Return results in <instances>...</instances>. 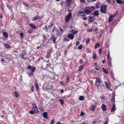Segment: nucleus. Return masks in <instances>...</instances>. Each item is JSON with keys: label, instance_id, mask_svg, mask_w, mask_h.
<instances>
[{"label": "nucleus", "instance_id": "f257e3e1", "mask_svg": "<svg viewBox=\"0 0 124 124\" xmlns=\"http://www.w3.org/2000/svg\"><path fill=\"white\" fill-rule=\"evenodd\" d=\"M32 109L33 111L35 112H38V108L36 106L35 104H32Z\"/></svg>", "mask_w": 124, "mask_h": 124}, {"label": "nucleus", "instance_id": "f03ea898", "mask_svg": "<svg viewBox=\"0 0 124 124\" xmlns=\"http://www.w3.org/2000/svg\"><path fill=\"white\" fill-rule=\"evenodd\" d=\"M72 16V14L71 13H69L68 15H67L66 17L65 21L66 22H68L71 18Z\"/></svg>", "mask_w": 124, "mask_h": 124}, {"label": "nucleus", "instance_id": "7ed1b4c3", "mask_svg": "<svg viewBox=\"0 0 124 124\" xmlns=\"http://www.w3.org/2000/svg\"><path fill=\"white\" fill-rule=\"evenodd\" d=\"M27 68L28 69H30L32 71V72L31 73V75H32L33 74V73L35 71V68L34 67H32L30 65H29L28 66Z\"/></svg>", "mask_w": 124, "mask_h": 124}, {"label": "nucleus", "instance_id": "20e7f679", "mask_svg": "<svg viewBox=\"0 0 124 124\" xmlns=\"http://www.w3.org/2000/svg\"><path fill=\"white\" fill-rule=\"evenodd\" d=\"M107 5H106V6H102L101 8L100 11L102 13H104L106 11V7H107Z\"/></svg>", "mask_w": 124, "mask_h": 124}, {"label": "nucleus", "instance_id": "39448f33", "mask_svg": "<svg viewBox=\"0 0 124 124\" xmlns=\"http://www.w3.org/2000/svg\"><path fill=\"white\" fill-rule=\"evenodd\" d=\"M72 2V0H67L65 3V6L67 7L69 6Z\"/></svg>", "mask_w": 124, "mask_h": 124}, {"label": "nucleus", "instance_id": "423d86ee", "mask_svg": "<svg viewBox=\"0 0 124 124\" xmlns=\"http://www.w3.org/2000/svg\"><path fill=\"white\" fill-rule=\"evenodd\" d=\"M96 107V106L92 105L90 106V109L92 111H95Z\"/></svg>", "mask_w": 124, "mask_h": 124}, {"label": "nucleus", "instance_id": "0eeeda50", "mask_svg": "<svg viewBox=\"0 0 124 124\" xmlns=\"http://www.w3.org/2000/svg\"><path fill=\"white\" fill-rule=\"evenodd\" d=\"M92 11V10L90 9V8L86 7V14H89Z\"/></svg>", "mask_w": 124, "mask_h": 124}, {"label": "nucleus", "instance_id": "6e6552de", "mask_svg": "<svg viewBox=\"0 0 124 124\" xmlns=\"http://www.w3.org/2000/svg\"><path fill=\"white\" fill-rule=\"evenodd\" d=\"M88 19L89 21L90 22L93 21L94 20V18L92 16L89 17Z\"/></svg>", "mask_w": 124, "mask_h": 124}, {"label": "nucleus", "instance_id": "1a4fd4ad", "mask_svg": "<svg viewBox=\"0 0 124 124\" xmlns=\"http://www.w3.org/2000/svg\"><path fill=\"white\" fill-rule=\"evenodd\" d=\"M51 39L53 41L54 43L55 44V43L56 39L55 37L53 35L51 37Z\"/></svg>", "mask_w": 124, "mask_h": 124}, {"label": "nucleus", "instance_id": "9d476101", "mask_svg": "<svg viewBox=\"0 0 124 124\" xmlns=\"http://www.w3.org/2000/svg\"><path fill=\"white\" fill-rule=\"evenodd\" d=\"M102 109L103 110H105L106 109V105L104 104L102 105L101 106Z\"/></svg>", "mask_w": 124, "mask_h": 124}, {"label": "nucleus", "instance_id": "9b49d317", "mask_svg": "<svg viewBox=\"0 0 124 124\" xmlns=\"http://www.w3.org/2000/svg\"><path fill=\"white\" fill-rule=\"evenodd\" d=\"M85 15V13L84 11H81L79 12L78 13V15L79 16H83Z\"/></svg>", "mask_w": 124, "mask_h": 124}, {"label": "nucleus", "instance_id": "f8f14e48", "mask_svg": "<svg viewBox=\"0 0 124 124\" xmlns=\"http://www.w3.org/2000/svg\"><path fill=\"white\" fill-rule=\"evenodd\" d=\"M74 36L71 34H69L68 36V37L71 39H72L74 38Z\"/></svg>", "mask_w": 124, "mask_h": 124}, {"label": "nucleus", "instance_id": "ddd939ff", "mask_svg": "<svg viewBox=\"0 0 124 124\" xmlns=\"http://www.w3.org/2000/svg\"><path fill=\"white\" fill-rule=\"evenodd\" d=\"M99 14V12L98 11H94L93 13V15H94L95 16H98Z\"/></svg>", "mask_w": 124, "mask_h": 124}, {"label": "nucleus", "instance_id": "4468645a", "mask_svg": "<svg viewBox=\"0 0 124 124\" xmlns=\"http://www.w3.org/2000/svg\"><path fill=\"white\" fill-rule=\"evenodd\" d=\"M15 96L16 98H17L19 97V94L18 92H14Z\"/></svg>", "mask_w": 124, "mask_h": 124}, {"label": "nucleus", "instance_id": "2eb2a0df", "mask_svg": "<svg viewBox=\"0 0 124 124\" xmlns=\"http://www.w3.org/2000/svg\"><path fill=\"white\" fill-rule=\"evenodd\" d=\"M47 113L46 112H44L43 114V116L45 118H46L48 119V118L47 117Z\"/></svg>", "mask_w": 124, "mask_h": 124}, {"label": "nucleus", "instance_id": "dca6fc26", "mask_svg": "<svg viewBox=\"0 0 124 124\" xmlns=\"http://www.w3.org/2000/svg\"><path fill=\"white\" fill-rule=\"evenodd\" d=\"M104 83L106 85L107 88H109L110 87V85L109 84H108L107 82H105Z\"/></svg>", "mask_w": 124, "mask_h": 124}, {"label": "nucleus", "instance_id": "f3484780", "mask_svg": "<svg viewBox=\"0 0 124 124\" xmlns=\"http://www.w3.org/2000/svg\"><path fill=\"white\" fill-rule=\"evenodd\" d=\"M115 104H113V107L111 108V112H112L113 111H115Z\"/></svg>", "mask_w": 124, "mask_h": 124}, {"label": "nucleus", "instance_id": "a211bd4d", "mask_svg": "<svg viewBox=\"0 0 124 124\" xmlns=\"http://www.w3.org/2000/svg\"><path fill=\"white\" fill-rule=\"evenodd\" d=\"M114 19V18L112 17L111 16H110L109 18V22H111V21L112 20Z\"/></svg>", "mask_w": 124, "mask_h": 124}, {"label": "nucleus", "instance_id": "6ab92c4d", "mask_svg": "<svg viewBox=\"0 0 124 124\" xmlns=\"http://www.w3.org/2000/svg\"><path fill=\"white\" fill-rule=\"evenodd\" d=\"M102 70H103V71L106 74L108 73V70L106 69H105L103 68H102Z\"/></svg>", "mask_w": 124, "mask_h": 124}, {"label": "nucleus", "instance_id": "aec40b11", "mask_svg": "<svg viewBox=\"0 0 124 124\" xmlns=\"http://www.w3.org/2000/svg\"><path fill=\"white\" fill-rule=\"evenodd\" d=\"M79 99L80 101L83 100L84 99V97L83 96H81L79 97Z\"/></svg>", "mask_w": 124, "mask_h": 124}, {"label": "nucleus", "instance_id": "412c9836", "mask_svg": "<svg viewBox=\"0 0 124 124\" xmlns=\"http://www.w3.org/2000/svg\"><path fill=\"white\" fill-rule=\"evenodd\" d=\"M43 18L42 17H39V16H36L35 17H34L33 19V20H35L36 19H37L39 18Z\"/></svg>", "mask_w": 124, "mask_h": 124}, {"label": "nucleus", "instance_id": "4be33fe9", "mask_svg": "<svg viewBox=\"0 0 124 124\" xmlns=\"http://www.w3.org/2000/svg\"><path fill=\"white\" fill-rule=\"evenodd\" d=\"M71 32L74 34H75L78 33V31H75L74 30H72L71 31Z\"/></svg>", "mask_w": 124, "mask_h": 124}, {"label": "nucleus", "instance_id": "5701e85b", "mask_svg": "<svg viewBox=\"0 0 124 124\" xmlns=\"http://www.w3.org/2000/svg\"><path fill=\"white\" fill-rule=\"evenodd\" d=\"M3 34L5 37L7 38L8 37V34L6 32H3Z\"/></svg>", "mask_w": 124, "mask_h": 124}, {"label": "nucleus", "instance_id": "b1692460", "mask_svg": "<svg viewBox=\"0 0 124 124\" xmlns=\"http://www.w3.org/2000/svg\"><path fill=\"white\" fill-rule=\"evenodd\" d=\"M30 25L31 28L33 29H34L36 28L35 26L32 23L30 24Z\"/></svg>", "mask_w": 124, "mask_h": 124}, {"label": "nucleus", "instance_id": "393cba45", "mask_svg": "<svg viewBox=\"0 0 124 124\" xmlns=\"http://www.w3.org/2000/svg\"><path fill=\"white\" fill-rule=\"evenodd\" d=\"M96 82L97 83H99L101 82V80L98 78H96Z\"/></svg>", "mask_w": 124, "mask_h": 124}, {"label": "nucleus", "instance_id": "a878e982", "mask_svg": "<svg viewBox=\"0 0 124 124\" xmlns=\"http://www.w3.org/2000/svg\"><path fill=\"white\" fill-rule=\"evenodd\" d=\"M109 57H110V53H109V52L108 54L107 58H108V59H109V61H108V62L109 63H110V62Z\"/></svg>", "mask_w": 124, "mask_h": 124}, {"label": "nucleus", "instance_id": "bb28decb", "mask_svg": "<svg viewBox=\"0 0 124 124\" xmlns=\"http://www.w3.org/2000/svg\"><path fill=\"white\" fill-rule=\"evenodd\" d=\"M83 66L82 65L79 68L78 70L80 71H81L83 68Z\"/></svg>", "mask_w": 124, "mask_h": 124}, {"label": "nucleus", "instance_id": "cd10ccee", "mask_svg": "<svg viewBox=\"0 0 124 124\" xmlns=\"http://www.w3.org/2000/svg\"><path fill=\"white\" fill-rule=\"evenodd\" d=\"M90 8V9L92 10V11L93 10H95V7L94 6H91V7L90 8Z\"/></svg>", "mask_w": 124, "mask_h": 124}, {"label": "nucleus", "instance_id": "c85d7f7f", "mask_svg": "<svg viewBox=\"0 0 124 124\" xmlns=\"http://www.w3.org/2000/svg\"><path fill=\"white\" fill-rule=\"evenodd\" d=\"M116 1L118 4H121L122 2L121 0H116Z\"/></svg>", "mask_w": 124, "mask_h": 124}, {"label": "nucleus", "instance_id": "c756f323", "mask_svg": "<svg viewBox=\"0 0 124 124\" xmlns=\"http://www.w3.org/2000/svg\"><path fill=\"white\" fill-rule=\"evenodd\" d=\"M93 57L94 59H95L96 57V54L95 53H94L93 55Z\"/></svg>", "mask_w": 124, "mask_h": 124}, {"label": "nucleus", "instance_id": "7c9ffc66", "mask_svg": "<svg viewBox=\"0 0 124 124\" xmlns=\"http://www.w3.org/2000/svg\"><path fill=\"white\" fill-rule=\"evenodd\" d=\"M32 32V29L31 28H29V29L28 31V32L30 33H31Z\"/></svg>", "mask_w": 124, "mask_h": 124}, {"label": "nucleus", "instance_id": "2f4dec72", "mask_svg": "<svg viewBox=\"0 0 124 124\" xmlns=\"http://www.w3.org/2000/svg\"><path fill=\"white\" fill-rule=\"evenodd\" d=\"M59 101H60L61 103V104L62 105L64 104V101L63 100L59 99Z\"/></svg>", "mask_w": 124, "mask_h": 124}, {"label": "nucleus", "instance_id": "473e14b6", "mask_svg": "<svg viewBox=\"0 0 124 124\" xmlns=\"http://www.w3.org/2000/svg\"><path fill=\"white\" fill-rule=\"evenodd\" d=\"M4 45L7 48H9V47H10V46L7 44L6 43Z\"/></svg>", "mask_w": 124, "mask_h": 124}, {"label": "nucleus", "instance_id": "72a5a7b5", "mask_svg": "<svg viewBox=\"0 0 124 124\" xmlns=\"http://www.w3.org/2000/svg\"><path fill=\"white\" fill-rule=\"evenodd\" d=\"M117 14V11H116V12L114 13L113 15H111L112 17H114Z\"/></svg>", "mask_w": 124, "mask_h": 124}, {"label": "nucleus", "instance_id": "f704fd0d", "mask_svg": "<svg viewBox=\"0 0 124 124\" xmlns=\"http://www.w3.org/2000/svg\"><path fill=\"white\" fill-rule=\"evenodd\" d=\"M39 108L41 111H42L43 110V108L42 107H41L39 106Z\"/></svg>", "mask_w": 124, "mask_h": 124}, {"label": "nucleus", "instance_id": "c9c22d12", "mask_svg": "<svg viewBox=\"0 0 124 124\" xmlns=\"http://www.w3.org/2000/svg\"><path fill=\"white\" fill-rule=\"evenodd\" d=\"M20 37L21 39H22L23 37V34L22 33H20Z\"/></svg>", "mask_w": 124, "mask_h": 124}, {"label": "nucleus", "instance_id": "e433bc0d", "mask_svg": "<svg viewBox=\"0 0 124 124\" xmlns=\"http://www.w3.org/2000/svg\"><path fill=\"white\" fill-rule=\"evenodd\" d=\"M35 85L37 89L38 90L39 89V86H38V84L37 83L35 84Z\"/></svg>", "mask_w": 124, "mask_h": 124}, {"label": "nucleus", "instance_id": "4c0bfd02", "mask_svg": "<svg viewBox=\"0 0 124 124\" xmlns=\"http://www.w3.org/2000/svg\"><path fill=\"white\" fill-rule=\"evenodd\" d=\"M100 45V44L99 43H97L95 44V48L97 47Z\"/></svg>", "mask_w": 124, "mask_h": 124}, {"label": "nucleus", "instance_id": "58836bf2", "mask_svg": "<svg viewBox=\"0 0 124 124\" xmlns=\"http://www.w3.org/2000/svg\"><path fill=\"white\" fill-rule=\"evenodd\" d=\"M34 112L32 110L29 111V113L31 114H34Z\"/></svg>", "mask_w": 124, "mask_h": 124}, {"label": "nucleus", "instance_id": "ea45409f", "mask_svg": "<svg viewBox=\"0 0 124 124\" xmlns=\"http://www.w3.org/2000/svg\"><path fill=\"white\" fill-rule=\"evenodd\" d=\"M95 5L96 6V8H99V4L98 3H96V4Z\"/></svg>", "mask_w": 124, "mask_h": 124}, {"label": "nucleus", "instance_id": "a19ab883", "mask_svg": "<svg viewBox=\"0 0 124 124\" xmlns=\"http://www.w3.org/2000/svg\"><path fill=\"white\" fill-rule=\"evenodd\" d=\"M90 41V39L89 38H88L86 39V43H89V42Z\"/></svg>", "mask_w": 124, "mask_h": 124}, {"label": "nucleus", "instance_id": "79ce46f5", "mask_svg": "<svg viewBox=\"0 0 124 124\" xmlns=\"http://www.w3.org/2000/svg\"><path fill=\"white\" fill-rule=\"evenodd\" d=\"M82 45H80L78 47V48L79 49H82Z\"/></svg>", "mask_w": 124, "mask_h": 124}, {"label": "nucleus", "instance_id": "37998d69", "mask_svg": "<svg viewBox=\"0 0 124 124\" xmlns=\"http://www.w3.org/2000/svg\"><path fill=\"white\" fill-rule=\"evenodd\" d=\"M87 31L88 32H91L92 31V30L88 29H87Z\"/></svg>", "mask_w": 124, "mask_h": 124}, {"label": "nucleus", "instance_id": "c03bdc74", "mask_svg": "<svg viewBox=\"0 0 124 124\" xmlns=\"http://www.w3.org/2000/svg\"><path fill=\"white\" fill-rule=\"evenodd\" d=\"M54 119H53L51 121V124H54Z\"/></svg>", "mask_w": 124, "mask_h": 124}, {"label": "nucleus", "instance_id": "a18cd8bd", "mask_svg": "<svg viewBox=\"0 0 124 124\" xmlns=\"http://www.w3.org/2000/svg\"><path fill=\"white\" fill-rule=\"evenodd\" d=\"M99 53L100 54H101V51H102V49H99Z\"/></svg>", "mask_w": 124, "mask_h": 124}, {"label": "nucleus", "instance_id": "49530a36", "mask_svg": "<svg viewBox=\"0 0 124 124\" xmlns=\"http://www.w3.org/2000/svg\"><path fill=\"white\" fill-rule=\"evenodd\" d=\"M70 79V78L69 77H67V81H66V83H67L69 81V80Z\"/></svg>", "mask_w": 124, "mask_h": 124}, {"label": "nucleus", "instance_id": "de8ad7c7", "mask_svg": "<svg viewBox=\"0 0 124 124\" xmlns=\"http://www.w3.org/2000/svg\"><path fill=\"white\" fill-rule=\"evenodd\" d=\"M64 3V2L63 1H62L60 3V5H61L62 6Z\"/></svg>", "mask_w": 124, "mask_h": 124}, {"label": "nucleus", "instance_id": "09e8293b", "mask_svg": "<svg viewBox=\"0 0 124 124\" xmlns=\"http://www.w3.org/2000/svg\"><path fill=\"white\" fill-rule=\"evenodd\" d=\"M84 114V113H83L82 112L80 113V115L81 116H83Z\"/></svg>", "mask_w": 124, "mask_h": 124}, {"label": "nucleus", "instance_id": "8fccbe9b", "mask_svg": "<svg viewBox=\"0 0 124 124\" xmlns=\"http://www.w3.org/2000/svg\"><path fill=\"white\" fill-rule=\"evenodd\" d=\"M79 62L80 63H82L83 62V61L82 59H81L79 61Z\"/></svg>", "mask_w": 124, "mask_h": 124}, {"label": "nucleus", "instance_id": "3c124183", "mask_svg": "<svg viewBox=\"0 0 124 124\" xmlns=\"http://www.w3.org/2000/svg\"><path fill=\"white\" fill-rule=\"evenodd\" d=\"M91 49H89L87 52V53H90L91 52Z\"/></svg>", "mask_w": 124, "mask_h": 124}, {"label": "nucleus", "instance_id": "603ef678", "mask_svg": "<svg viewBox=\"0 0 124 124\" xmlns=\"http://www.w3.org/2000/svg\"><path fill=\"white\" fill-rule=\"evenodd\" d=\"M80 44V42H78L76 44V45L77 46L79 45Z\"/></svg>", "mask_w": 124, "mask_h": 124}, {"label": "nucleus", "instance_id": "864d4df0", "mask_svg": "<svg viewBox=\"0 0 124 124\" xmlns=\"http://www.w3.org/2000/svg\"><path fill=\"white\" fill-rule=\"evenodd\" d=\"M23 4L25 6H27V4L26 3H23Z\"/></svg>", "mask_w": 124, "mask_h": 124}, {"label": "nucleus", "instance_id": "5fc2aeb1", "mask_svg": "<svg viewBox=\"0 0 124 124\" xmlns=\"http://www.w3.org/2000/svg\"><path fill=\"white\" fill-rule=\"evenodd\" d=\"M50 27H52L53 25V24L52 23H51L50 24Z\"/></svg>", "mask_w": 124, "mask_h": 124}, {"label": "nucleus", "instance_id": "6e6d98bb", "mask_svg": "<svg viewBox=\"0 0 124 124\" xmlns=\"http://www.w3.org/2000/svg\"><path fill=\"white\" fill-rule=\"evenodd\" d=\"M34 89V87H33V86H32L31 87V91H33H33Z\"/></svg>", "mask_w": 124, "mask_h": 124}, {"label": "nucleus", "instance_id": "4d7b16f0", "mask_svg": "<svg viewBox=\"0 0 124 124\" xmlns=\"http://www.w3.org/2000/svg\"><path fill=\"white\" fill-rule=\"evenodd\" d=\"M64 40H66L67 41H69V39L67 38H65L64 39Z\"/></svg>", "mask_w": 124, "mask_h": 124}, {"label": "nucleus", "instance_id": "13d9d810", "mask_svg": "<svg viewBox=\"0 0 124 124\" xmlns=\"http://www.w3.org/2000/svg\"><path fill=\"white\" fill-rule=\"evenodd\" d=\"M96 0H88V1H89V2H90L91 1H96Z\"/></svg>", "mask_w": 124, "mask_h": 124}, {"label": "nucleus", "instance_id": "bf43d9fd", "mask_svg": "<svg viewBox=\"0 0 124 124\" xmlns=\"http://www.w3.org/2000/svg\"><path fill=\"white\" fill-rule=\"evenodd\" d=\"M1 9H2V10H3V4H1Z\"/></svg>", "mask_w": 124, "mask_h": 124}, {"label": "nucleus", "instance_id": "052dcab7", "mask_svg": "<svg viewBox=\"0 0 124 124\" xmlns=\"http://www.w3.org/2000/svg\"><path fill=\"white\" fill-rule=\"evenodd\" d=\"M108 121H106L104 123V124H108Z\"/></svg>", "mask_w": 124, "mask_h": 124}, {"label": "nucleus", "instance_id": "680f3d73", "mask_svg": "<svg viewBox=\"0 0 124 124\" xmlns=\"http://www.w3.org/2000/svg\"><path fill=\"white\" fill-rule=\"evenodd\" d=\"M60 83L62 85H64V84L62 82H60Z\"/></svg>", "mask_w": 124, "mask_h": 124}, {"label": "nucleus", "instance_id": "e2e57ef3", "mask_svg": "<svg viewBox=\"0 0 124 124\" xmlns=\"http://www.w3.org/2000/svg\"><path fill=\"white\" fill-rule=\"evenodd\" d=\"M105 62V60H103L102 61V62L104 64Z\"/></svg>", "mask_w": 124, "mask_h": 124}, {"label": "nucleus", "instance_id": "0e129e2a", "mask_svg": "<svg viewBox=\"0 0 124 124\" xmlns=\"http://www.w3.org/2000/svg\"><path fill=\"white\" fill-rule=\"evenodd\" d=\"M7 6L9 9H10V6H9L8 5H7Z\"/></svg>", "mask_w": 124, "mask_h": 124}, {"label": "nucleus", "instance_id": "69168bd1", "mask_svg": "<svg viewBox=\"0 0 124 124\" xmlns=\"http://www.w3.org/2000/svg\"><path fill=\"white\" fill-rule=\"evenodd\" d=\"M80 1L82 2H85V0H80Z\"/></svg>", "mask_w": 124, "mask_h": 124}, {"label": "nucleus", "instance_id": "338daca9", "mask_svg": "<svg viewBox=\"0 0 124 124\" xmlns=\"http://www.w3.org/2000/svg\"><path fill=\"white\" fill-rule=\"evenodd\" d=\"M56 124H61V123L60 122H58Z\"/></svg>", "mask_w": 124, "mask_h": 124}, {"label": "nucleus", "instance_id": "774afa93", "mask_svg": "<svg viewBox=\"0 0 124 124\" xmlns=\"http://www.w3.org/2000/svg\"><path fill=\"white\" fill-rule=\"evenodd\" d=\"M61 92H62V93H63L64 92V91L63 89H61Z\"/></svg>", "mask_w": 124, "mask_h": 124}]
</instances>
